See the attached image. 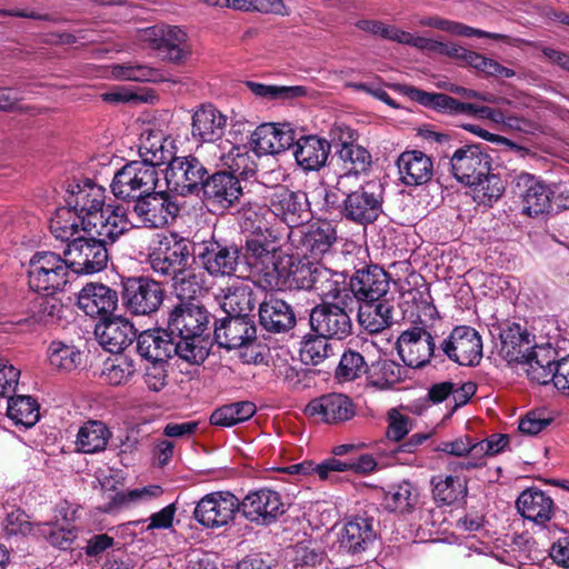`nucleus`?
<instances>
[{"mask_svg": "<svg viewBox=\"0 0 569 569\" xmlns=\"http://www.w3.org/2000/svg\"><path fill=\"white\" fill-rule=\"evenodd\" d=\"M325 204L341 218L358 224L372 223L382 210L383 189L377 180H355L338 176L336 186L325 192Z\"/></svg>", "mask_w": 569, "mask_h": 569, "instance_id": "nucleus-1", "label": "nucleus"}, {"mask_svg": "<svg viewBox=\"0 0 569 569\" xmlns=\"http://www.w3.org/2000/svg\"><path fill=\"white\" fill-rule=\"evenodd\" d=\"M209 322V312L192 302H180L168 312L166 328L177 342L180 359L190 365H200L207 359L209 349L203 335Z\"/></svg>", "mask_w": 569, "mask_h": 569, "instance_id": "nucleus-2", "label": "nucleus"}, {"mask_svg": "<svg viewBox=\"0 0 569 569\" xmlns=\"http://www.w3.org/2000/svg\"><path fill=\"white\" fill-rule=\"evenodd\" d=\"M69 271L66 257L62 258L52 251H38L28 263L29 288L47 295L61 291L68 282Z\"/></svg>", "mask_w": 569, "mask_h": 569, "instance_id": "nucleus-3", "label": "nucleus"}, {"mask_svg": "<svg viewBox=\"0 0 569 569\" xmlns=\"http://www.w3.org/2000/svg\"><path fill=\"white\" fill-rule=\"evenodd\" d=\"M190 259V241L176 232L159 236L148 254L150 269L167 280L191 263Z\"/></svg>", "mask_w": 569, "mask_h": 569, "instance_id": "nucleus-4", "label": "nucleus"}, {"mask_svg": "<svg viewBox=\"0 0 569 569\" xmlns=\"http://www.w3.org/2000/svg\"><path fill=\"white\" fill-rule=\"evenodd\" d=\"M158 170L146 162L131 161L119 169L110 184L113 196L121 200H137L158 188Z\"/></svg>", "mask_w": 569, "mask_h": 569, "instance_id": "nucleus-5", "label": "nucleus"}, {"mask_svg": "<svg viewBox=\"0 0 569 569\" xmlns=\"http://www.w3.org/2000/svg\"><path fill=\"white\" fill-rule=\"evenodd\" d=\"M94 236H78L67 244L63 253L70 270L74 273L92 274L107 267V243Z\"/></svg>", "mask_w": 569, "mask_h": 569, "instance_id": "nucleus-6", "label": "nucleus"}, {"mask_svg": "<svg viewBox=\"0 0 569 569\" xmlns=\"http://www.w3.org/2000/svg\"><path fill=\"white\" fill-rule=\"evenodd\" d=\"M123 306L133 315H150L159 309L164 291L160 282L148 277H130L121 281Z\"/></svg>", "mask_w": 569, "mask_h": 569, "instance_id": "nucleus-7", "label": "nucleus"}, {"mask_svg": "<svg viewBox=\"0 0 569 569\" xmlns=\"http://www.w3.org/2000/svg\"><path fill=\"white\" fill-rule=\"evenodd\" d=\"M240 512V500L229 491H213L196 505L193 518L207 529H218L231 522Z\"/></svg>", "mask_w": 569, "mask_h": 569, "instance_id": "nucleus-8", "label": "nucleus"}, {"mask_svg": "<svg viewBox=\"0 0 569 569\" xmlns=\"http://www.w3.org/2000/svg\"><path fill=\"white\" fill-rule=\"evenodd\" d=\"M440 347L448 359L460 366L476 367L482 359V338L469 326L455 327Z\"/></svg>", "mask_w": 569, "mask_h": 569, "instance_id": "nucleus-9", "label": "nucleus"}, {"mask_svg": "<svg viewBox=\"0 0 569 569\" xmlns=\"http://www.w3.org/2000/svg\"><path fill=\"white\" fill-rule=\"evenodd\" d=\"M207 174L206 167L196 157H173L164 171V179L170 190L187 196L201 190Z\"/></svg>", "mask_w": 569, "mask_h": 569, "instance_id": "nucleus-10", "label": "nucleus"}, {"mask_svg": "<svg viewBox=\"0 0 569 569\" xmlns=\"http://www.w3.org/2000/svg\"><path fill=\"white\" fill-rule=\"evenodd\" d=\"M64 200L66 204L79 212L82 228L92 226V221L99 218L98 214L107 206L106 189L89 179L70 183Z\"/></svg>", "mask_w": 569, "mask_h": 569, "instance_id": "nucleus-11", "label": "nucleus"}, {"mask_svg": "<svg viewBox=\"0 0 569 569\" xmlns=\"http://www.w3.org/2000/svg\"><path fill=\"white\" fill-rule=\"evenodd\" d=\"M491 157L479 144L458 148L450 158V169L457 181L472 186L491 171Z\"/></svg>", "mask_w": 569, "mask_h": 569, "instance_id": "nucleus-12", "label": "nucleus"}, {"mask_svg": "<svg viewBox=\"0 0 569 569\" xmlns=\"http://www.w3.org/2000/svg\"><path fill=\"white\" fill-rule=\"evenodd\" d=\"M281 496L270 489L249 492L240 501V513L250 522L269 526L284 513Z\"/></svg>", "mask_w": 569, "mask_h": 569, "instance_id": "nucleus-13", "label": "nucleus"}, {"mask_svg": "<svg viewBox=\"0 0 569 569\" xmlns=\"http://www.w3.org/2000/svg\"><path fill=\"white\" fill-rule=\"evenodd\" d=\"M133 206V213L147 228H161L173 220L179 213V206L164 191L144 193Z\"/></svg>", "mask_w": 569, "mask_h": 569, "instance_id": "nucleus-14", "label": "nucleus"}, {"mask_svg": "<svg viewBox=\"0 0 569 569\" xmlns=\"http://www.w3.org/2000/svg\"><path fill=\"white\" fill-rule=\"evenodd\" d=\"M273 218L278 217L288 227L300 226L308 219V200L305 193L278 184L267 196Z\"/></svg>", "mask_w": 569, "mask_h": 569, "instance_id": "nucleus-15", "label": "nucleus"}, {"mask_svg": "<svg viewBox=\"0 0 569 569\" xmlns=\"http://www.w3.org/2000/svg\"><path fill=\"white\" fill-rule=\"evenodd\" d=\"M312 331L330 339L342 340L352 331V321L345 308L323 302L316 306L310 313Z\"/></svg>", "mask_w": 569, "mask_h": 569, "instance_id": "nucleus-16", "label": "nucleus"}, {"mask_svg": "<svg viewBox=\"0 0 569 569\" xmlns=\"http://www.w3.org/2000/svg\"><path fill=\"white\" fill-rule=\"evenodd\" d=\"M396 345L401 360L411 368L426 366L435 351L433 338L423 326L403 331Z\"/></svg>", "mask_w": 569, "mask_h": 569, "instance_id": "nucleus-17", "label": "nucleus"}, {"mask_svg": "<svg viewBox=\"0 0 569 569\" xmlns=\"http://www.w3.org/2000/svg\"><path fill=\"white\" fill-rule=\"evenodd\" d=\"M240 251L236 244H226L217 240L200 244L198 259L207 272L213 277L231 276L236 272Z\"/></svg>", "mask_w": 569, "mask_h": 569, "instance_id": "nucleus-18", "label": "nucleus"}, {"mask_svg": "<svg viewBox=\"0 0 569 569\" xmlns=\"http://www.w3.org/2000/svg\"><path fill=\"white\" fill-rule=\"evenodd\" d=\"M377 539L375 520L366 515H356L346 519L338 535L340 549L358 555L370 549Z\"/></svg>", "mask_w": 569, "mask_h": 569, "instance_id": "nucleus-19", "label": "nucleus"}, {"mask_svg": "<svg viewBox=\"0 0 569 569\" xmlns=\"http://www.w3.org/2000/svg\"><path fill=\"white\" fill-rule=\"evenodd\" d=\"M340 132V149L337 151L339 160L342 162L343 172L339 176H350L355 180H361L371 166V154L360 144L355 143L357 134L348 127L338 126L333 133Z\"/></svg>", "mask_w": 569, "mask_h": 569, "instance_id": "nucleus-20", "label": "nucleus"}, {"mask_svg": "<svg viewBox=\"0 0 569 569\" xmlns=\"http://www.w3.org/2000/svg\"><path fill=\"white\" fill-rule=\"evenodd\" d=\"M513 192L521 198L523 212L530 217L548 212L551 208L553 192L532 174L519 173L515 179Z\"/></svg>", "mask_w": 569, "mask_h": 569, "instance_id": "nucleus-21", "label": "nucleus"}, {"mask_svg": "<svg viewBox=\"0 0 569 569\" xmlns=\"http://www.w3.org/2000/svg\"><path fill=\"white\" fill-rule=\"evenodd\" d=\"M349 287L353 296L362 302L377 301L389 291L388 273L377 264L358 269L350 279Z\"/></svg>", "mask_w": 569, "mask_h": 569, "instance_id": "nucleus-22", "label": "nucleus"}, {"mask_svg": "<svg viewBox=\"0 0 569 569\" xmlns=\"http://www.w3.org/2000/svg\"><path fill=\"white\" fill-rule=\"evenodd\" d=\"M296 130L288 123H262L251 134L254 149L262 154H277L293 146Z\"/></svg>", "mask_w": 569, "mask_h": 569, "instance_id": "nucleus-23", "label": "nucleus"}, {"mask_svg": "<svg viewBox=\"0 0 569 569\" xmlns=\"http://www.w3.org/2000/svg\"><path fill=\"white\" fill-rule=\"evenodd\" d=\"M306 412L326 423H339L351 419L356 413L352 400L342 393H328L312 399Z\"/></svg>", "mask_w": 569, "mask_h": 569, "instance_id": "nucleus-24", "label": "nucleus"}, {"mask_svg": "<svg viewBox=\"0 0 569 569\" xmlns=\"http://www.w3.org/2000/svg\"><path fill=\"white\" fill-rule=\"evenodd\" d=\"M337 239V230L330 222H315L301 229L298 249L306 258L319 260L331 252Z\"/></svg>", "mask_w": 569, "mask_h": 569, "instance_id": "nucleus-25", "label": "nucleus"}, {"mask_svg": "<svg viewBox=\"0 0 569 569\" xmlns=\"http://www.w3.org/2000/svg\"><path fill=\"white\" fill-rule=\"evenodd\" d=\"M98 217L92 221V226L83 227L82 232L96 234L106 243L116 242L131 228L127 211L120 204H107Z\"/></svg>", "mask_w": 569, "mask_h": 569, "instance_id": "nucleus-26", "label": "nucleus"}, {"mask_svg": "<svg viewBox=\"0 0 569 569\" xmlns=\"http://www.w3.org/2000/svg\"><path fill=\"white\" fill-rule=\"evenodd\" d=\"M257 328L250 318L228 317L214 328L217 343L228 350L242 348L256 340Z\"/></svg>", "mask_w": 569, "mask_h": 569, "instance_id": "nucleus-27", "label": "nucleus"}, {"mask_svg": "<svg viewBox=\"0 0 569 569\" xmlns=\"http://www.w3.org/2000/svg\"><path fill=\"white\" fill-rule=\"evenodd\" d=\"M227 121V116L214 106L202 104L192 114V138L201 143H213L223 137Z\"/></svg>", "mask_w": 569, "mask_h": 569, "instance_id": "nucleus-28", "label": "nucleus"}, {"mask_svg": "<svg viewBox=\"0 0 569 569\" xmlns=\"http://www.w3.org/2000/svg\"><path fill=\"white\" fill-rule=\"evenodd\" d=\"M201 191L208 204L227 209L241 196V186L237 177L227 172H217L206 178Z\"/></svg>", "mask_w": 569, "mask_h": 569, "instance_id": "nucleus-29", "label": "nucleus"}, {"mask_svg": "<svg viewBox=\"0 0 569 569\" xmlns=\"http://www.w3.org/2000/svg\"><path fill=\"white\" fill-rule=\"evenodd\" d=\"M133 325L123 317L103 319L94 328L99 343L111 353H119L136 338Z\"/></svg>", "mask_w": 569, "mask_h": 569, "instance_id": "nucleus-30", "label": "nucleus"}, {"mask_svg": "<svg viewBox=\"0 0 569 569\" xmlns=\"http://www.w3.org/2000/svg\"><path fill=\"white\" fill-rule=\"evenodd\" d=\"M518 512L536 526L547 528L556 513L557 507L545 491L538 488H528L523 490L516 502Z\"/></svg>", "mask_w": 569, "mask_h": 569, "instance_id": "nucleus-31", "label": "nucleus"}, {"mask_svg": "<svg viewBox=\"0 0 569 569\" xmlns=\"http://www.w3.org/2000/svg\"><path fill=\"white\" fill-rule=\"evenodd\" d=\"M117 305V291L103 283H87L78 296V307L92 318L111 315Z\"/></svg>", "mask_w": 569, "mask_h": 569, "instance_id": "nucleus-32", "label": "nucleus"}, {"mask_svg": "<svg viewBox=\"0 0 569 569\" xmlns=\"http://www.w3.org/2000/svg\"><path fill=\"white\" fill-rule=\"evenodd\" d=\"M137 338V351L149 362H166L173 353L178 356L177 342L166 329L141 332Z\"/></svg>", "mask_w": 569, "mask_h": 569, "instance_id": "nucleus-33", "label": "nucleus"}, {"mask_svg": "<svg viewBox=\"0 0 569 569\" xmlns=\"http://www.w3.org/2000/svg\"><path fill=\"white\" fill-rule=\"evenodd\" d=\"M400 181L409 187L427 183L433 176V162L419 150L403 151L397 160Z\"/></svg>", "mask_w": 569, "mask_h": 569, "instance_id": "nucleus-34", "label": "nucleus"}, {"mask_svg": "<svg viewBox=\"0 0 569 569\" xmlns=\"http://www.w3.org/2000/svg\"><path fill=\"white\" fill-rule=\"evenodd\" d=\"M500 349L499 355L509 365H519L525 357L537 345L535 343V336L530 335L527 329L518 323H512L505 328L500 333Z\"/></svg>", "mask_w": 569, "mask_h": 569, "instance_id": "nucleus-35", "label": "nucleus"}, {"mask_svg": "<svg viewBox=\"0 0 569 569\" xmlns=\"http://www.w3.org/2000/svg\"><path fill=\"white\" fill-rule=\"evenodd\" d=\"M295 159L305 171H318L327 162L330 153L329 142L318 136H296Z\"/></svg>", "mask_w": 569, "mask_h": 569, "instance_id": "nucleus-36", "label": "nucleus"}, {"mask_svg": "<svg viewBox=\"0 0 569 569\" xmlns=\"http://www.w3.org/2000/svg\"><path fill=\"white\" fill-rule=\"evenodd\" d=\"M260 325L270 332H284L296 323L291 307L273 296L266 297L259 305Z\"/></svg>", "mask_w": 569, "mask_h": 569, "instance_id": "nucleus-37", "label": "nucleus"}, {"mask_svg": "<svg viewBox=\"0 0 569 569\" xmlns=\"http://www.w3.org/2000/svg\"><path fill=\"white\" fill-rule=\"evenodd\" d=\"M557 351L549 345H537L519 363L527 377L539 385H548L552 379L553 366L557 365Z\"/></svg>", "mask_w": 569, "mask_h": 569, "instance_id": "nucleus-38", "label": "nucleus"}, {"mask_svg": "<svg viewBox=\"0 0 569 569\" xmlns=\"http://www.w3.org/2000/svg\"><path fill=\"white\" fill-rule=\"evenodd\" d=\"M513 445H518L517 436L492 433L487 439L475 443L476 457L473 460H463L456 463L455 470H472L481 468L486 465L485 458L487 456H497L505 450H511Z\"/></svg>", "mask_w": 569, "mask_h": 569, "instance_id": "nucleus-39", "label": "nucleus"}, {"mask_svg": "<svg viewBox=\"0 0 569 569\" xmlns=\"http://www.w3.org/2000/svg\"><path fill=\"white\" fill-rule=\"evenodd\" d=\"M403 313L413 323L428 327L437 317L438 311L427 289H410L402 293Z\"/></svg>", "mask_w": 569, "mask_h": 569, "instance_id": "nucleus-40", "label": "nucleus"}, {"mask_svg": "<svg viewBox=\"0 0 569 569\" xmlns=\"http://www.w3.org/2000/svg\"><path fill=\"white\" fill-rule=\"evenodd\" d=\"M393 305L381 298L363 302L359 308L358 319L361 327L370 333H378L392 323Z\"/></svg>", "mask_w": 569, "mask_h": 569, "instance_id": "nucleus-41", "label": "nucleus"}, {"mask_svg": "<svg viewBox=\"0 0 569 569\" xmlns=\"http://www.w3.org/2000/svg\"><path fill=\"white\" fill-rule=\"evenodd\" d=\"M293 259L280 251L273 256L259 271L256 273L260 277L259 281L269 289L289 288Z\"/></svg>", "mask_w": 569, "mask_h": 569, "instance_id": "nucleus-42", "label": "nucleus"}, {"mask_svg": "<svg viewBox=\"0 0 569 569\" xmlns=\"http://www.w3.org/2000/svg\"><path fill=\"white\" fill-rule=\"evenodd\" d=\"M172 147V141L166 138L162 132L150 131L142 138L139 147L140 162H146L154 169L161 164L169 163L174 157Z\"/></svg>", "mask_w": 569, "mask_h": 569, "instance_id": "nucleus-43", "label": "nucleus"}, {"mask_svg": "<svg viewBox=\"0 0 569 569\" xmlns=\"http://www.w3.org/2000/svg\"><path fill=\"white\" fill-rule=\"evenodd\" d=\"M111 435L104 422L89 420L80 427L77 433V450L89 455L101 452L107 448Z\"/></svg>", "mask_w": 569, "mask_h": 569, "instance_id": "nucleus-44", "label": "nucleus"}, {"mask_svg": "<svg viewBox=\"0 0 569 569\" xmlns=\"http://www.w3.org/2000/svg\"><path fill=\"white\" fill-rule=\"evenodd\" d=\"M158 47V54L168 61L178 63L191 54L187 33L177 26H166Z\"/></svg>", "mask_w": 569, "mask_h": 569, "instance_id": "nucleus-45", "label": "nucleus"}, {"mask_svg": "<svg viewBox=\"0 0 569 569\" xmlns=\"http://www.w3.org/2000/svg\"><path fill=\"white\" fill-rule=\"evenodd\" d=\"M254 303L256 299L252 288L241 282L226 289L221 307L228 317L249 318V313L253 310Z\"/></svg>", "mask_w": 569, "mask_h": 569, "instance_id": "nucleus-46", "label": "nucleus"}, {"mask_svg": "<svg viewBox=\"0 0 569 569\" xmlns=\"http://www.w3.org/2000/svg\"><path fill=\"white\" fill-rule=\"evenodd\" d=\"M431 486L433 499L443 506L462 501L468 492L467 481L458 476H433Z\"/></svg>", "mask_w": 569, "mask_h": 569, "instance_id": "nucleus-47", "label": "nucleus"}, {"mask_svg": "<svg viewBox=\"0 0 569 569\" xmlns=\"http://www.w3.org/2000/svg\"><path fill=\"white\" fill-rule=\"evenodd\" d=\"M417 502L418 491L410 481L391 485L382 498V507L389 512L409 513Z\"/></svg>", "mask_w": 569, "mask_h": 569, "instance_id": "nucleus-48", "label": "nucleus"}, {"mask_svg": "<svg viewBox=\"0 0 569 569\" xmlns=\"http://www.w3.org/2000/svg\"><path fill=\"white\" fill-rule=\"evenodd\" d=\"M49 228L57 239L69 243L73 238L81 236L82 218L79 212L67 204L57 209L50 219Z\"/></svg>", "mask_w": 569, "mask_h": 569, "instance_id": "nucleus-49", "label": "nucleus"}, {"mask_svg": "<svg viewBox=\"0 0 569 569\" xmlns=\"http://www.w3.org/2000/svg\"><path fill=\"white\" fill-rule=\"evenodd\" d=\"M50 366L60 372H71L82 365V352L73 345L54 340L48 347Z\"/></svg>", "mask_w": 569, "mask_h": 569, "instance_id": "nucleus-50", "label": "nucleus"}, {"mask_svg": "<svg viewBox=\"0 0 569 569\" xmlns=\"http://www.w3.org/2000/svg\"><path fill=\"white\" fill-rule=\"evenodd\" d=\"M7 416L14 425L30 428L40 418L39 405L30 396H9Z\"/></svg>", "mask_w": 569, "mask_h": 569, "instance_id": "nucleus-51", "label": "nucleus"}, {"mask_svg": "<svg viewBox=\"0 0 569 569\" xmlns=\"http://www.w3.org/2000/svg\"><path fill=\"white\" fill-rule=\"evenodd\" d=\"M403 93L425 107H430L449 114H461L462 102L448 94L426 92L415 87H405Z\"/></svg>", "mask_w": 569, "mask_h": 569, "instance_id": "nucleus-52", "label": "nucleus"}, {"mask_svg": "<svg viewBox=\"0 0 569 569\" xmlns=\"http://www.w3.org/2000/svg\"><path fill=\"white\" fill-rule=\"evenodd\" d=\"M137 372L133 359L120 355L104 361L101 371V379L110 386H122L128 383Z\"/></svg>", "mask_w": 569, "mask_h": 569, "instance_id": "nucleus-53", "label": "nucleus"}, {"mask_svg": "<svg viewBox=\"0 0 569 569\" xmlns=\"http://www.w3.org/2000/svg\"><path fill=\"white\" fill-rule=\"evenodd\" d=\"M223 167L230 170V174L241 178L252 177L257 171V163L248 151L247 146H231L230 150L220 154Z\"/></svg>", "mask_w": 569, "mask_h": 569, "instance_id": "nucleus-54", "label": "nucleus"}, {"mask_svg": "<svg viewBox=\"0 0 569 569\" xmlns=\"http://www.w3.org/2000/svg\"><path fill=\"white\" fill-rule=\"evenodd\" d=\"M254 412L256 406L250 401L233 402L216 409L210 416V423L231 427L250 419Z\"/></svg>", "mask_w": 569, "mask_h": 569, "instance_id": "nucleus-55", "label": "nucleus"}, {"mask_svg": "<svg viewBox=\"0 0 569 569\" xmlns=\"http://www.w3.org/2000/svg\"><path fill=\"white\" fill-rule=\"evenodd\" d=\"M246 86L256 97L268 101H289L307 96V88L303 86H274L254 81H247Z\"/></svg>", "mask_w": 569, "mask_h": 569, "instance_id": "nucleus-56", "label": "nucleus"}, {"mask_svg": "<svg viewBox=\"0 0 569 569\" xmlns=\"http://www.w3.org/2000/svg\"><path fill=\"white\" fill-rule=\"evenodd\" d=\"M168 280L172 282L173 292L183 302V300H192L201 291V281L189 263L182 270L173 274Z\"/></svg>", "mask_w": 569, "mask_h": 569, "instance_id": "nucleus-57", "label": "nucleus"}, {"mask_svg": "<svg viewBox=\"0 0 569 569\" xmlns=\"http://www.w3.org/2000/svg\"><path fill=\"white\" fill-rule=\"evenodd\" d=\"M369 367L360 352L347 350L342 353L336 369V378L340 382L353 381L369 372Z\"/></svg>", "mask_w": 569, "mask_h": 569, "instance_id": "nucleus-58", "label": "nucleus"}, {"mask_svg": "<svg viewBox=\"0 0 569 569\" xmlns=\"http://www.w3.org/2000/svg\"><path fill=\"white\" fill-rule=\"evenodd\" d=\"M372 383L380 388L391 387L402 379V367L390 359H379L369 369Z\"/></svg>", "mask_w": 569, "mask_h": 569, "instance_id": "nucleus-59", "label": "nucleus"}, {"mask_svg": "<svg viewBox=\"0 0 569 569\" xmlns=\"http://www.w3.org/2000/svg\"><path fill=\"white\" fill-rule=\"evenodd\" d=\"M330 338L321 335L307 338L301 346L300 357L306 365H319L332 353Z\"/></svg>", "mask_w": 569, "mask_h": 569, "instance_id": "nucleus-60", "label": "nucleus"}, {"mask_svg": "<svg viewBox=\"0 0 569 569\" xmlns=\"http://www.w3.org/2000/svg\"><path fill=\"white\" fill-rule=\"evenodd\" d=\"M469 187L473 190L475 198L480 203L485 204L497 201L505 191L503 181L498 174H495L491 171Z\"/></svg>", "mask_w": 569, "mask_h": 569, "instance_id": "nucleus-61", "label": "nucleus"}, {"mask_svg": "<svg viewBox=\"0 0 569 569\" xmlns=\"http://www.w3.org/2000/svg\"><path fill=\"white\" fill-rule=\"evenodd\" d=\"M247 258L254 272L259 271L273 256L278 253L271 241L258 237L248 239L246 242Z\"/></svg>", "mask_w": 569, "mask_h": 569, "instance_id": "nucleus-62", "label": "nucleus"}, {"mask_svg": "<svg viewBox=\"0 0 569 569\" xmlns=\"http://www.w3.org/2000/svg\"><path fill=\"white\" fill-rule=\"evenodd\" d=\"M61 309L62 306L53 298H38L27 321L32 325H56L61 318Z\"/></svg>", "mask_w": 569, "mask_h": 569, "instance_id": "nucleus-63", "label": "nucleus"}, {"mask_svg": "<svg viewBox=\"0 0 569 569\" xmlns=\"http://www.w3.org/2000/svg\"><path fill=\"white\" fill-rule=\"evenodd\" d=\"M312 276V289L319 296L329 299H336L340 295V288L337 280H333L331 271L319 263H313L311 267Z\"/></svg>", "mask_w": 569, "mask_h": 569, "instance_id": "nucleus-64", "label": "nucleus"}]
</instances>
